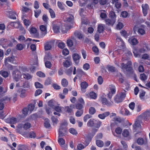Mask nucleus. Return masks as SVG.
Masks as SVG:
<instances>
[{"label":"nucleus","instance_id":"obj_64","mask_svg":"<svg viewBox=\"0 0 150 150\" xmlns=\"http://www.w3.org/2000/svg\"><path fill=\"white\" fill-rule=\"evenodd\" d=\"M42 92V90L41 89H38L36 90L35 93V96H37L40 95Z\"/></svg>","mask_w":150,"mask_h":150},{"label":"nucleus","instance_id":"obj_8","mask_svg":"<svg viewBox=\"0 0 150 150\" xmlns=\"http://www.w3.org/2000/svg\"><path fill=\"white\" fill-rule=\"evenodd\" d=\"M4 12L5 13L9 18L13 19H16V13L15 11L11 9L10 10L6 11Z\"/></svg>","mask_w":150,"mask_h":150},{"label":"nucleus","instance_id":"obj_54","mask_svg":"<svg viewBox=\"0 0 150 150\" xmlns=\"http://www.w3.org/2000/svg\"><path fill=\"white\" fill-rule=\"evenodd\" d=\"M37 76L40 77H45V74L41 71H38L36 73Z\"/></svg>","mask_w":150,"mask_h":150},{"label":"nucleus","instance_id":"obj_47","mask_svg":"<svg viewBox=\"0 0 150 150\" xmlns=\"http://www.w3.org/2000/svg\"><path fill=\"white\" fill-rule=\"evenodd\" d=\"M11 100V98L6 96L4 97L1 100V101L2 102H10Z\"/></svg>","mask_w":150,"mask_h":150},{"label":"nucleus","instance_id":"obj_36","mask_svg":"<svg viewBox=\"0 0 150 150\" xmlns=\"http://www.w3.org/2000/svg\"><path fill=\"white\" fill-rule=\"evenodd\" d=\"M71 64V62L70 60H66L63 62V64L64 67H69Z\"/></svg>","mask_w":150,"mask_h":150},{"label":"nucleus","instance_id":"obj_27","mask_svg":"<svg viewBox=\"0 0 150 150\" xmlns=\"http://www.w3.org/2000/svg\"><path fill=\"white\" fill-rule=\"evenodd\" d=\"M72 105H71L70 106H67L65 107L64 109L65 111L67 112L69 115L71 114L72 113H73V110L71 108Z\"/></svg>","mask_w":150,"mask_h":150},{"label":"nucleus","instance_id":"obj_56","mask_svg":"<svg viewBox=\"0 0 150 150\" xmlns=\"http://www.w3.org/2000/svg\"><path fill=\"white\" fill-rule=\"evenodd\" d=\"M128 15L129 14L128 13L125 11H123L121 13V16L124 18H127L128 16Z\"/></svg>","mask_w":150,"mask_h":150},{"label":"nucleus","instance_id":"obj_53","mask_svg":"<svg viewBox=\"0 0 150 150\" xmlns=\"http://www.w3.org/2000/svg\"><path fill=\"white\" fill-rule=\"evenodd\" d=\"M120 33L125 38H127L129 35L127 32L125 30H122L120 32Z\"/></svg>","mask_w":150,"mask_h":150},{"label":"nucleus","instance_id":"obj_10","mask_svg":"<svg viewBox=\"0 0 150 150\" xmlns=\"http://www.w3.org/2000/svg\"><path fill=\"white\" fill-rule=\"evenodd\" d=\"M79 103L76 104L75 106L76 108L79 110H83V106L85 104V102L83 99L81 98L79 99Z\"/></svg>","mask_w":150,"mask_h":150},{"label":"nucleus","instance_id":"obj_2","mask_svg":"<svg viewBox=\"0 0 150 150\" xmlns=\"http://www.w3.org/2000/svg\"><path fill=\"white\" fill-rule=\"evenodd\" d=\"M150 50L148 44L144 43L143 44V47L140 49L135 48L133 51L134 56L135 57H140L142 53H144L146 51Z\"/></svg>","mask_w":150,"mask_h":150},{"label":"nucleus","instance_id":"obj_24","mask_svg":"<svg viewBox=\"0 0 150 150\" xmlns=\"http://www.w3.org/2000/svg\"><path fill=\"white\" fill-rule=\"evenodd\" d=\"M84 142H86V144L85 146H84L83 145L81 144H79L77 145V150H81L83 149L86 146H87L89 143V142H86V141H85Z\"/></svg>","mask_w":150,"mask_h":150},{"label":"nucleus","instance_id":"obj_62","mask_svg":"<svg viewBox=\"0 0 150 150\" xmlns=\"http://www.w3.org/2000/svg\"><path fill=\"white\" fill-rule=\"evenodd\" d=\"M24 23L25 25L28 27L31 24V23L30 21L27 20L26 19H24L23 20Z\"/></svg>","mask_w":150,"mask_h":150},{"label":"nucleus","instance_id":"obj_12","mask_svg":"<svg viewBox=\"0 0 150 150\" xmlns=\"http://www.w3.org/2000/svg\"><path fill=\"white\" fill-rule=\"evenodd\" d=\"M72 57L74 62L76 64H78L81 58L80 55L77 53H75L72 54Z\"/></svg>","mask_w":150,"mask_h":150},{"label":"nucleus","instance_id":"obj_15","mask_svg":"<svg viewBox=\"0 0 150 150\" xmlns=\"http://www.w3.org/2000/svg\"><path fill=\"white\" fill-rule=\"evenodd\" d=\"M129 43L132 45H135L138 43V41L134 36H132L128 39Z\"/></svg>","mask_w":150,"mask_h":150},{"label":"nucleus","instance_id":"obj_32","mask_svg":"<svg viewBox=\"0 0 150 150\" xmlns=\"http://www.w3.org/2000/svg\"><path fill=\"white\" fill-rule=\"evenodd\" d=\"M137 142L138 144L140 145H143L145 142L144 139L142 138H138L137 140Z\"/></svg>","mask_w":150,"mask_h":150},{"label":"nucleus","instance_id":"obj_25","mask_svg":"<svg viewBox=\"0 0 150 150\" xmlns=\"http://www.w3.org/2000/svg\"><path fill=\"white\" fill-rule=\"evenodd\" d=\"M74 35L79 39L82 40L84 39V35L80 32H75L74 33Z\"/></svg>","mask_w":150,"mask_h":150},{"label":"nucleus","instance_id":"obj_51","mask_svg":"<svg viewBox=\"0 0 150 150\" xmlns=\"http://www.w3.org/2000/svg\"><path fill=\"white\" fill-rule=\"evenodd\" d=\"M31 127V125L29 122H26L23 125V128L25 130H27Z\"/></svg>","mask_w":150,"mask_h":150},{"label":"nucleus","instance_id":"obj_34","mask_svg":"<svg viewBox=\"0 0 150 150\" xmlns=\"http://www.w3.org/2000/svg\"><path fill=\"white\" fill-rule=\"evenodd\" d=\"M112 121L114 122L115 123H120L121 121V119L119 116H116L112 120Z\"/></svg>","mask_w":150,"mask_h":150},{"label":"nucleus","instance_id":"obj_57","mask_svg":"<svg viewBox=\"0 0 150 150\" xmlns=\"http://www.w3.org/2000/svg\"><path fill=\"white\" fill-rule=\"evenodd\" d=\"M140 78L142 81H145L147 79V76L144 73L141 74L140 75Z\"/></svg>","mask_w":150,"mask_h":150},{"label":"nucleus","instance_id":"obj_14","mask_svg":"<svg viewBox=\"0 0 150 150\" xmlns=\"http://www.w3.org/2000/svg\"><path fill=\"white\" fill-rule=\"evenodd\" d=\"M142 7L144 16H146L147 14L148 11L149 9V6L147 4H142Z\"/></svg>","mask_w":150,"mask_h":150},{"label":"nucleus","instance_id":"obj_38","mask_svg":"<svg viewBox=\"0 0 150 150\" xmlns=\"http://www.w3.org/2000/svg\"><path fill=\"white\" fill-rule=\"evenodd\" d=\"M49 11L50 13L51 18H54L56 16L54 11L52 8H49Z\"/></svg>","mask_w":150,"mask_h":150},{"label":"nucleus","instance_id":"obj_29","mask_svg":"<svg viewBox=\"0 0 150 150\" xmlns=\"http://www.w3.org/2000/svg\"><path fill=\"white\" fill-rule=\"evenodd\" d=\"M29 31L31 34H35L37 33L38 30L36 28L31 26Z\"/></svg>","mask_w":150,"mask_h":150},{"label":"nucleus","instance_id":"obj_3","mask_svg":"<svg viewBox=\"0 0 150 150\" xmlns=\"http://www.w3.org/2000/svg\"><path fill=\"white\" fill-rule=\"evenodd\" d=\"M101 122L95 120L93 119H91L88 121L87 123L88 126L93 127L96 129H93V132H94V134L98 131V129L100 127L101 125Z\"/></svg>","mask_w":150,"mask_h":150},{"label":"nucleus","instance_id":"obj_11","mask_svg":"<svg viewBox=\"0 0 150 150\" xmlns=\"http://www.w3.org/2000/svg\"><path fill=\"white\" fill-rule=\"evenodd\" d=\"M142 116L145 121H147L150 118V110H146L142 114Z\"/></svg>","mask_w":150,"mask_h":150},{"label":"nucleus","instance_id":"obj_39","mask_svg":"<svg viewBox=\"0 0 150 150\" xmlns=\"http://www.w3.org/2000/svg\"><path fill=\"white\" fill-rule=\"evenodd\" d=\"M109 17L112 19H115L116 20V15L115 12L113 11H111L109 14Z\"/></svg>","mask_w":150,"mask_h":150},{"label":"nucleus","instance_id":"obj_7","mask_svg":"<svg viewBox=\"0 0 150 150\" xmlns=\"http://www.w3.org/2000/svg\"><path fill=\"white\" fill-rule=\"evenodd\" d=\"M60 23L56 20L53 21L52 23L53 30L54 33L59 32Z\"/></svg>","mask_w":150,"mask_h":150},{"label":"nucleus","instance_id":"obj_37","mask_svg":"<svg viewBox=\"0 0 150 150\" xmlns=\"http://www.w3.org/2000/svg\"><path fill=\"white\" fill-rule=\"evenodd\" d=\"M44 61L45 62V67L46 68L50 69L52 67V64L51 63L50 61H46V59L45 57L44 58Z\"/></svg>","mask_w":150,"mask_h":150},{"label":"nucleus","instance_id":"obj_30","mask_svg":"<svg viewBox=\"0 0 150 150\" xmlns=\"http://www.w3.org/2000/svg\"><path fill=\"white\" fill-rule=\"evenodd\" d=\"M26 90L24 89H22L20 91V96L21 98H24L27 96Z\"/></svg>","mask_w":150,"mask_h":150},{"label":"nucleus","instance_id":"obj_55","mask_svg":"<svg viewBox=\"0 0 150 150\" xmlns=\"http://www.w3.org/2000/svg\"><path fill=\"white\" fill-rule=\"evenodd\" d=\"M140 124L138 122H136L133 125V128L134 130H136L137 127H139L140 126Z\"/></svg>","mask_w":150,"mask_h":150},{"label":"nucleus","instance_id":"obj_52","mask_svg":"<svg viewBox=\"0 0 150 150\" xmlns=\"http://www.w3.org/2000/svg\"><path fill=\"white\" fill-rule=\"evenodd\" d=\"M89 95L90 97L93 99H95L97 97L96 94L94 92H91Z\"/></svg>","mask_w":150,"mask_h":150},{"label":"nucleus","instance_id":"obj_6","mask_svg":"<svg viewBox=\"0 0 150 150\" xmlns=\"http://www.w3.org/2000/svg\"><path fill=\"white\" fill-rule=\"evenodd\" d=\"M126 97V94L125 93L121 92L117 94L114 97V101L115 102L119 103L121 102Z\"/></svg>","mask_w":150,"mask_h":150},{"label":"nucleus","instance_id":"obj_60","mask_svg":"<svg viewBox=\"0 0 150 150\" xmlns=\"http://www.w3.org/2000/svg\"><path fill=\"white\" fill-rule=\"evenodd\" d=\"M35 107L34 104L31 103L29 104L28 106V108L30 111H32L33 110Z\"/></svg>","mask_w":150,"mask_h":150},{"label":"nucleus","instance_id":"obj_41","mask_svg":"<svg viewBox=\"0 0 150 150\" xmlns=\"http://www.w3.org/2000/svg\"><path fill=\"white\" fill-rule=\"evenodd\" d=\"M96 145L98 147H101L103 146V142L100 140H97L96 141Z\"/></svg>","mask_w":150,"mask_h":150},{"label":"nucleus","instance_id":"obj_58","mask_svg":"<svg viewBox=\"0 0 150 150\" xmlns=\"http://www.w3.org/2000/svg\"><path fill=\"white\" fill-rule=\"evenodd\" d=\"M67 43V46L69 47H72L73 45V42L71 39L68 40Z\"/></svg>","mask_w":150,"mask_h":150},{"label":"nucleus","instance_id":"obj_17","mask_svg":"<svg viewBox=\"0 0 150 150\" xmlns=\"http://www.w3.org/2000/svg\"><path fill=\"white\" fill-rule=\"evenodd\" d=\"M81 90L83 93L86 91V89L88 86V84L86 81H83L81 83Z\"/></svg>","mask_w":150,"mask_h":150},{"label":"nucleus","instance_id":"obj_42","mask_svg":"<svg viewBox=\"0 0 150 150\" xmlns=\"http://www.w3.org/2000/svg\"><path fill=\"white\" fill-rule=\"evenodd\" d=\"M96 112V110L94 108L92 107L90 108L89 109V113L90 115H93Z\"/></svg>","mask_w":150,"mask_h":150},{"label":"nucleus","instance_id":"obj_44","mask_svg":"<svg viewBox=\"0 0 150 150\" xmlns=\"http://www.w3.org/2000/svg\"><path fill=\"white\" fill-rule=\"evenodd\" d=\"M69 131L70 133L74 135H77L78 134L76 130L74 128H71L69 129Z\"/></svg>","mask_w":150,"mask_h":150},{"label":"nucleus","instance_id":"obj_48","mask_svg":"<svg viewBox=\"0 0 150 150\" xmlns=\"http://www.w3.org/2000/svg\"><path fill=\"white\" fill-rule=\"evenodd\" d=\"M93 51L96 54L98 55L99 53V50L96 46H93L92 48Z\"/></svg>","mask_w":150,"mask_h":150},{"label":"nucleus","instance_id":"obj_20","mask_svg":"<svg viewBox=\"0 0 150 150\" xmlns=\"http://www.w3.org/2000/svg\"><path fill=\"white\" fill-rule=\"evenodd\" d=\"M115 21V19H106L105 20V23L108 25L113 26Z\"/></svg>","mask_w":150,"mask_h":150},{"label":"nucleus","instance_id":"obj_18","mask_svg":"<svg viewBox=\"0 0 150 150\" xmlns=\"http://www.w3.org/2000/svg\"><path fill=\"white\" fill-rule=\"evenodd\" d=\"M5 122L7 123L15 124L16 123L17 120L16 118L12 117L6 119L5 120Z\"/></svg>","mask_w":150,"mask_h":150},{"label":"nucleus","instance_id":"obj_19","mask_svg":"<svg viewBox=\"0 0 150 150\" xmlns=\"http://www.w3.org/2000/svg\"><path fill=\"white\" fill-rule=\"evenodd\" d=\"M74 16L71 14H69L64 20V22L67 23H72L73 21Z\"/></svg>","mask_w":150,"mask_h":150},{"label":"nucleus","instance_id":"obj_9","mask_svg":"<svg viewBox=\"0 0 150 150\" xmlns=\"http://www.w3.org/2000/svg\"><path fill=\"white\" fill-rule=\"evenodd\" d=\"M12 74L13 79L16 81H18L21 76V72L18 69H16L13 71Z\"/></svg>","mask_w":150,"mask_h":150},{"label":"nucleus","instance_id":"obj_26","mask_svg":"<svg viewBox=\"0 0 150 150\" xmlns=\"http://www.w3.org/2000/svg\"><path fill=\"white\" fill-rule=\"evenodd\" d=\"M22 75L23 76V78L25 79L28 80L32 79L33 76L27 73H23Z\"/></svg>","mask_w":150,"mask_h":150},{"label":"nucleus","instance_id":"obj_21","mask_svg":"<svg viewBox=\"0 0 150 150\" xmlns=\"http://www.w3.org/2000/svg\"><path fill=\"white\" fill-rule=\"evenodd\" d=\"M110 115V112L109 111L106 112L101 114L98 115V117L101 119H104L105 118Z\"/></svg>","mask_w":150,"mask_h":150},{"label":"nucleus","instance_id":"obj_45","mask_svg":"<svg viewBox=\"0 0 150 150\" xmlns=\"http://www.w3.org/2000/svg\"><path fill=\"white\" fill-rule=\"evenodd\" d=\"M35 86L36 88H42L43 85L38 82H36L34 83Z\"/></svg>","mask_w":150,"mask_h":150},{"label":"nucleus","instance_id":"obj_4","mask_svg":"<svg viewBox=\"0 0 150 150\" xmlns=\"http://www.w3.org/2000/svg\"><path fill=\"white\" fill-rule=\"evenodd\" d=\"M7 39L3 38H2L0 40V45H1L2 47L5 49L8 46L12 47L13 46V44L15 45L17 43V41L13 37H11V40L9 44L7 43Z\"/></svg>","mask_w":150,"mask_h":150},{"label":"nucleus","instance_id":"obj_23","mask_svg":"<svg viewBox=\"0 0 150 150\" xmlns=\"http://www.w3.org/2000/svg\"><path fill=\"white\" fill-rule=\"evenodd\" d=\"M51 100H50L49 102V105L51 107L54 108L55 110L57 111V112L59 113L61 112V109L60 107L58 106H54L52 104H50V103L51 102Z\"/></svg>","mask_w":150,"mask_h":150},{"label":"nucleus","instance_id":"obj_59","mask_svg":"<svg viewBox=\"0 0 150 150\" xmlns=\"http://www.w3.org/2000/svg\"><path fill=\"white\" fill-rule=\"evenodd\" d=\"M35 16V18H37L41 13V11L40 9L34 11Z\"/></svg>","mask_w":150,"mask_h":150},{"label":"nucleus","instance_id":"obj_22","mask_svg":"<svg viewBox=\"0 0 150 150\" xmlns=\"http://www.w3.org/2000/svg\"><path fill=\"white\" fill-rule=\"evenodd\" d=\"M7 91V88L4 89L3 87L0 86V98L4 95Z\"/></svg>","mask_w":150,"mask_h":150},{"label":"nucleus","instance_id":"obj_33","mask_svg":"<svg viewBox=\"0 0 150 150\" xmlns=\"http://www.w3.org/2000/svg\"><path fill=\"white\" fill-rule=\"evenodd\" d=\"M61 84L63 87H66L68 85V82L66 79H63L61 81Z\"/></svg>","mask_w":150,"mask_h":150},{"label":"nucleus","instance_id":"obj_1","mask_svg":"<svg viewBox=\"0 0 150 150\" xmlns=\"http://www.w3.org/2000/svg\"><path fill=\"white\" fill-rule=\"evenodd\" d=\"M67 123L66 122H63L61 123L60 128L58 130L59 137L58 142L60 146L64 145L65 143V140L63 138H59V137H62L64 136L65 133H66L67 129L66 128V126Z\"/></svg>","mask_w":150,"mask_h":150},{"label":"nucleus","instance_id":"obj_13","mask_svg":"<svg viewBox=\"0 0 150 150\" xmlns=\"http://www.w3.org/2000/svg\"><path fill=\"white\" fill-rule=\"evenodd\" d=\"M101 102L103 104L106 105L108 106H110L113 104V102L112 100L108 101L107 99L105 98H101Z\"/></svg>","mask_w":150,"mask_h":150},{"label":"nucleus","instance_id":"obj_43","mask_svg":"<svg viewBox=\"0 0 150 150\" xmlns=\"http://www.w3.org/2000/svg\"><path fill=\"white\" fill-rule=\"evenodd\" d=\"M83 112V110H77L75 113V115L77 117H79L81 116Z\"/></svg>","mask_w":150,"mask_h":150},{"label":"nucleus","instance_id":"obj_49","mask_svg":"<svg viewBox=\"0 0 150 150\" xmlns=\"http://www.w3.org/2000/svg\"><path fill=\"white\" fill-rule=\"evenodd\" d=\"M57 4L58 7L60 10H64L65 8L63 6L61 2L60 1H58Z\"/></svg>","mask_w":150,"mask_h":150},{"label":"nucleus","instance_id":"obj_61","mask_svg":"<svg viewBox=\"0 0 150 150\" xmlns=\"http://www.w3.org/2000/svg\"><path fill=\"white\" fill-rule=\"evenodd\" d=\"M122 131V129L119 127H117L115 130V132L117 134H121Z\"/></svg>","mask_w":150,"mask_h":150},{"label":"nucleus","instance_id":"obj_5","mask_svg":"<svg viewBox=\"0 0 150 150\" xmlns=\"http://www.w3.org/2000/svg\"><path fill=\"white\" fill-rule=\"evenodd\" d=\"M121 68L129 74H132L134 72L133 68L132 67V63L131 61H128L126 64L122 63L121 64Z\"/></svg>","mask_w":150,"mask_h":150},{"label":"nucleus","instance_id":"obj_50","mask_svg":"<svg viewBox=\"0 0 150 150\" xmlns=\"http://www.w3.org/2000/svg\"><path fill=\"white\" fill-rule=\"evenodd\" d=\"M129 132L127 129H125L122 133V135L124 137H127L129 136Z\"/></svg>","mask_w":150,"mask_h":150},{"label":"nucleus","instance_id":"obj_31","mask_svg":"<svg viewBox=\"0 0 150 150\" xmlns=\"http://www.w3.org/2000/svg\"><path fill=\"white\" fill-rule=\"evenodd\" d=\"M104 30V27L102 24H99L98 27V31L99 33H103Z\"/></svg>","mask_w":150,"mask_h":150},{"label":"nucleus","instance_id":"obj_28","mask_svg":"<svg viewBox=\"0 0 150 150\" xmlns=\"http://www.w3.org/2000/svg\"><path fill=\"white\" fill-rule=\"evenodd\" d=\"M107 68L108 71L112 72H115L117 70L116 68L115 67L110 65H107Z\"/></svg>","mask_w":150,"mask_h":150},{"label":"nucleus","instance_id":"obj_16","mask_svg":"<svg viewBox=\"0 0 150 150\" xmlns=\"http://www.w3.org/2000/svg\"><path fill=\"white\" fill-rule=\"evenodd\" d=\"M16 57L13 55L9 56L5 59V62H8L13 64L16 63Z\"/></svg>","mask_w":150,"mask_h":150},{"label":"nucleus","instance_id":"obj_35","mask_svg":"<svg viewBox=\"0 0 150 150\" xmlns=\"http://www.w3.org/2000/svg\"><path fill=\"white\" fill-rule=\"evenodd\" d=\"M0 74L4 78L7 77L9 75L8 71H4L3 70L0 71Z\"/></svg>","mask_w":150,"mask_h":150},{"label":"nucleus","instance_id":"obj_46","mask_svg":"<svg viewBox=\"0 0 150 150\" xmlns=\"http://www.w3.org/2000/svg\"><path fill=\"white\" fill-rule=\"evenodd\" d=\"M23 87L24 88H29L30 87V83L28 81L24 82L23 84Z\"/></svg>","mask_w":150,"mask_h":150},{"label":"nucleus","instance_id":"obj_63","mask_svg":"<svg viewBox=\"0 0 150 150\" xmlns=\"http://www.w3.org/2000/svg\"><path fill=\"white\" fill-rule=\"evenodd\" d=\"M124 25L122 23L119 22L117 25L116 27L118 29L121 30L122 28Z\"/></svg>","mask_w":150,"mask_h":150},{"label":"nucleus","instance_id":"obj_40","mask_svg":"<svg viewBox=\"0 0 150 150\" xmlns=\"http://www.w3.org/2000/svg\"><path fill=\"white\" fill-rule=\"evenodd\" d=\"M109 88L110 90V91L109 92L114 94L116 92L115 87V86L112 85H111L109 86Z\"/></svg>","mask_w":150,"mask_h":150}]
</instances>
